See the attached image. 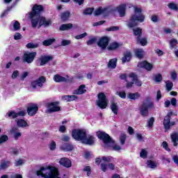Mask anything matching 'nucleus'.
<instances>
[{"label":"nucleus","mask_w":178,"mask_h":178,"mask_svg":"<svg viewBox=\"0 0 178 178\" xmlns=\"http://www.w3.org/2000/svg\"><path fill=\"white\" fill-rule=\"evenodd\" d=\"M36 175L44 178H60L59 170L54 166L42 167Z\"/></svg>","instance_id":"nucleus-1"},{"label":"nucleus","mask_w":178,"mask_h":178,"mask_svg":"<svg viewBox=\"0 0 178 178\" xmlns=\"http://www.w3.org/2000/svg\"><path fill=\"white\" fill-rule=\"evenodd\" d=\"M98 138L102 140L104 144V148H112L113 151H120L122 148L119 145H116L115 141L112 140V138L108 135V134L102 131H99L97 133Z\"/></svg>","instance_id":"nucleus-2"},{"label":"nucleus","mask_w":178,"mask_h":178,"mask_svg":"<svg viewBox=\"0 0 178 178\" xmlns=\"http://www.w3.org/2000/svg\"><path fill=\"white\" fill-rule=\"evenodd\" d=\"M29 17L31 19V24L33 29H40L41 26H44V27H48L50 24H51V19H47L44 17H40V15H33V13H29Z\"/></svg>","instance_id":"nucleus-3"},{"label":"nucleus","mask_w":178,"mask_h":178,"mask_svg":"<svg viewBox=\"0 0 178 178\" xmlns=\"http://www.w3.org/2000/svg\"><path fill=\"white\" fill-rule=\"evenodd\" d=\"M134 8L135 14L132 15L129 22L127 24V26L128 27H129V29H133V27H135V26H137L138 24L137 22H140V23H143V22H144V19H145V16L141 14V12H143V10L140 8L134 6Z\"/></svg>","instance_id":"nucleus-4"},{"label":"nucleus","mask_w":178,"mask_h":178,"mask_svg":"<svg viewBox=\"0 0 178 178\" xmlns=\"http://www.w3.org/2000/svg\"><path fill=\"white\" fill-rule=\"evenodd\" d=\"M154 108V102L151 101V98L147 97L142 105L139 108V111L142 116H148V109H152Z\"/></svg>","instance_id":"nucleus-5"},{"label":"nucleus","mask_w":178,"mask_h":178,"mask_svg":"<svg viewBox=\"0 0 178 178\" xmlns=\"http://www.w3.org/2000/svg\"><path fill=\"white\" fill-rule=\"evenodd\" d=\"M72 138L76 141H82L86 137V131L83 129H74L72 131Z\"/></svg>","instance_id":"nucleus-6"},{"label":"nucleus","mask_w":178,"mask_h":178,"mask_svg":"<svg viewBox=\"0 0 178 178\" xmlns=\"http://www.w3.org/2000/svg\"><path fill=\"white\" fill-rule=\"evenodd\" d=\"M97 105L101 109H105L108 106V99H106V96L104 93H99L98 95V100Z\"/></svg>","instance_id":"nucleus-7"},{"label":"nucleus","mask_w":178,"mask_h":178,"mask_svg":"<svg viewBox=\"0 0 178 178\" xmlns=\"http://www.w3.org/2000/svg\"><path fill=\"white\" fill-rule=\"evenodd\" d=\"M47 79H45V76H41L37 80L32 81L31 86L32 88L34 89L38 88V87L39 88H41V87H42L44 83H45Z\"/></svg>","instance_id":"nucleus-8"},{"label":"nucleus","mask_w":178,"mask_h":178,"mask_svg":"<svg viewBox=\"0 0 178 178\" xmlns=\"http://www.w3.org/2000/svg\"><path fill=\"white\" fill-rule=\"evenodd\" d=\"M37 56V52H26L24 54L23 60L26 63H33Z\"/></svg>","instance_id":"nucleus-9"},{"label":"nucleus","mask_w":178,"mask_h":178,"mask_svg":"<svg viewBox=\"0 0 178 178\" xmlns=\"http://www.w3.org/2000/svg\"><path fill=\"white\" fill-rule=\"evenodd\" d=\"M59 111H60L59 102H51L48 104L47 111L49 113H52V112H59Z\"/></svg>","instance_id":"nucleus-10"},{"label":"nucleus","mask_w":178,"mask_h":178,"mask_svg":"<svg viewBox=\"0 0 178 178\" xmlns=\"http://www.w3.org/2000/svg\"><path fill=\"white\" fill-rule=\"evenodd\" d=\"M109 38L106 36L101 38L97 42L98 47L102 48V49H105L108 47V44H109Z\"/></svg>","instance_id":"nucleus-11"},{"label":"nucleus","mask_w":178,"mask_h":178,"mask_svg":"<svg viewBox=\"0 0 178 178\" xmlns=\"http://www.w3.org/2000/svg\"><path fill=\"white\" fill-rule=\"evenodd\" d=\"M109 8H102L99 7L94 12L95 16H99V15H103V16H108L110 13Z\"/></svg>","instance_id":"nucleus-12"},{"label":"nucleus","mask_w":178,"mask_h":178,"mask_svg":"<svg viewBox=\"0 0 178 178\" xmlns=\"http://www.w3.org/2000/svg\"><path fill=\"white\" fill-rule=\"evenodd\" d=\"M173 115V112L170 111L167 113V115L164 118L163 124L165 130L170 129V116Z\"/></svg>","instance_id":"nucleus-13"},{"label":"nucleus","mask_w":178,"mask_h":178,"mask_svg":"<svg viewBox=\"0 0 178 178\" xmlns=\"http://www.w3.org/2000/svg\"><path fill=\"white\" fill-rule=\"evenodd\" d=\"M44 10V7L41 5H34L32 8V12L30 13L33 14V16H40V14Z\"/></svg>","instance_id":"nucleus-14"},{"label":"nucleus","mask_w":178,"mask_h":178,"mask_svg":"<svg viewBox=\"0 0 178 178\" xmlns=\"http://www.w3.org/2000/svg\"><path fill=\"white\" fill-rule=\"evenodd\" d=\"M28 115L34 116L38 112V106L37 104H31L27 108Z\"/></svg>","instance_id":"nucleus-15"},{"label":"nucleus","mask_w":178,"mask_h":178,"mask_svg":"<svg viewBox=\"0 0 178 178\" xmlns=\"http://www.w3.org/2000/svg\"><path fill=\"white\" fill-rule=\"evenodd\" d=\"M26 111H20L18 113L15 111H10L8 113V118L11 119H16V118H19V116H25Z\"/></svg>","instance_id":"nucleus-16"},{"label":"nucleus","mask_w":178,"mask_h":178,"mask_svg":"<svg viewBox=\"0 0 178 178\" xmlns=\"http://www.w3.org/2000/svg\"><path fill=\"white\" fill-rule=\"evenodd\" d=\"M138 67H143L144 69H146V70H147L148 72H151V70H152V67H154V65L147 61H143L138 63Z\"/></svg>","instance_id":"nucleus-17"},{"label":"nucleus","mask_w":178,"mask_h":178,"mask_svg":"<svg viewBox=\"0 0 178 178\" xmlns=\"http://www.w3.org/2000/svg\"><path fill=\"white\" fill-rule=\"evenodd\" d=\"M82 143L83 144H87L88 145H92V144H94V136L91 135L87 136V134H86Z\"/></svg>","instance_id":"nucleus-18"},{"label":"nucleus","mask_w":178,"mask_h":178,"mask_svg":"<svg viewBox=\"0 0 178 178\" xmlns=\"http://www.w3.org/2000/svg\"><path fill=\"white\" fill-rule=\"evenodd\" d=\"M53 57L51 56H42L39 58V61L40 62V66H44L46 63H48L49 60H52Z\"/></svg>","instance_id":"nucleus-19"},{"label":"nucleus","mask_w":178,"mask_h":178,"mask_svg":"<svg viewBox=\"0 0 178 178\" xmlns=\"http://www.w3.org/2000/svg\"><path fill=\"white\" fill-rule=\"evenodd\" d=\"M101 169L103 172H106L108 169H110V170H115V165L113 163L106 164L105 163H102Z\"/></svg>","instance_id":"nucleus-20"},{"label":"nucleus","mask_w":178,"mask_h":178,"mask_svg":"<svg viewBox=\"0 0 178 178\" xmlns=\"http://www.w3.org/2000/svg\"><path fill=\"white\" fill-rule=\"evenodd\" d=\"M129 77L134 81V84H136L138 87H141L143 86V83L141 81L138 80L137 75H136L134 73L129 74Z\"/></svg>","instance_id":"nucleus-21"},{"label":"nucleus","mask_w":178,"mask_h":178,"mask_svg":"<svg viewBox=\"0 0 178 178\" xmlns=\"http://www.w3.org/2000/svg\"><path fill=\"white\" fill-rule=\"evenodd\" d=\"M59 163L65 168H70L72 166V161L67 158H62L59 161Z\"/></svg>","instance_id":"nucleus-22"},{"label":"nucleus","mask_w":178,"mask_h":178,"mask_svg":"<svg viewBox=\"0 0 178 178\" xmlns=\"http://www.w3.org/2000/svg\"><path fill=\"white\" fill-rule=\"evenodd\" d=\"M171 141L174 147H177L178 145V132L175 131L170 134Z\"/></svg>","instance_id":"nucleus-23"},{"label":"nucleus","mask_w":178,"mask_h":178,"mask_svg":"<svg viewBox=\"0 0 178 178\" xmlns=\"http://www.w3.org/2000/svg\"><path fill=\"white\" fill-rule=\"evenodd\" d=\"M53 79L56 83H65L67 81V78L63 77L59 74L54 75Z\"/></svg>","instance_id":"nucleus-24"},{"label":"nucleus","mask_w":178,"mask_h":178,"mask_svg":"<svg viewBox=\"0 0 178 178\" xmlns=\"http://www.w3.org/2000/svg\"><path fill=\"white\" fill-rule=\"evenodd\" d=\"M86 91V85H81L78 89L74 91V94L76 95H81V94H85Z\"/></svg>","instance_id":"nucleus-25"},{"label":"nucleus","mask_w":178,"mask_h":178,"mask_svg":"<svg viewBox=\"0 0 178 178\" xmlns=\"http://www.w3.org/2000/svg\"><path fill=\"white\" fill-rule=\"evenodd\" d=\"M60 148L63 151L69 152V151H73V149L74 148V147L73 146V145L70 143H65L60 146Z\"/></svg>","instance_id":"nucleus-26"},{"label":"nucleus","mask_w":178,"mask_h":178,"mask_svg":"<svg viewBox=\"0 0 178 178\" xmlns=\"http://www.w3.org/2000/svg\"><path fill=\"white\" fill-rule=\"evenodd\" d=\"M118 12L121 17L126 14V4H122L118 7Z\"/></svg>","instance_id":"nucleus-27"},{"label":"nucleus","mask_w":178,"mask_h":178,"mask_svg":"<svg viewBox=\"0 0 178 178\" xmlns=\"http://www.w3.org/2000/svg\"><path fill=\"white\" fill-rule=\"evenodd\" d=\"M131 59V53L130 51H127L124 54V56L122 58V63H126V62H129Z\"/></svg>","instance_id":"nucleus-28"},{"label":"nucleus","mask_w":178,"mask_h":178,"mask_svg":"<svg viewBox=\"0 0 178 178\" xmlns=\"http://www.w3.org/2000/svg\"><path fill=\"white\" fill-rule=\"evenodd\" d=\"M110 108L114 115H118V113H119V106H118L117 103L112 102Z\"/></svg>","instance_id":"nucleus-29"},{"label":"nucleus","mask_w":178,"mask_h":178,"mask_svg":"<svg viewBox=\"0 0 178 178\" xmlns=\"http://www.w3.org/2000/svg\"><path fill=\"white\" fill-rule=\"evenodd\" d=\"M116 63H118V59L113 58L108 61L107 67L108 69H115L116 67Z\"/></svg>","instance_id":"nucleus-30"},{"label":"nucleus","mask_w":178,"mask_h":178,"mask_svg":"<svg viewBox=\"0 0 178 178\" xmlns=\"http://www.w3.org/2000/svg\"><path fill=\"white\" fill-rule=\"evenodd\" d=\"M17 126H18V127H29V124H27V122H26V120H23V119H19L17 121Z\"/></svg>","instance_id":"nucleus-31"},{"label":"nucleus","mask_w":178,"mask_h":178,"mask_svg":"<svg viewBox=\"0 0 178 178\" xmlns=\"http://www.w3.org/2000/svg\"><path fill=\"white\" fill-rule=\"evenodd\" d=\"M128 98L129 99H138L140 97H141V95L139 92H136V93H129L128 95Z\"/></svg>","instance_id":"nucleus-32"},{"label":"nucleus","mask_w":178,"mask_h":178,"mask_svg":"<svg viewBox=\"0 0 178 178\" xmlns=\"http://www.w3.org/2000/svg\"><path fill=\"white\" fill-rule=\"evenodd\" d=\"M72 27H73V24H64L60 26L59 29L60 31H65L66 30H70Z\"/></svg>","instance_id":"nucleus-33"},{"label":"nucleus","mask_w":178,"mask_h":178,"mask_svg":"<svg viewBox=\"0 0 178 178\" xmlns=\"http://www.w3.org/2000/svg\"><path fill=\"white\" fill-rule=\"evenodd\" d=\"M10 166V163L8 161H2L0 164V169H6Z\"/></svg>","instance_id":"nucleus-34"},{"label":"nucleus","mask_w":178,"mask_h":178,"mask_svg":"<svg viewBox=\"0 0 178 178\" xmlns=\"http://www.w3.org/2000/svg\"><path fill=\"white\" fill-rule=\"evenodd\" d=\"M120 47V44L118 42H113L110 44V45L108 47V51H113V49H116Z\"/></svg>","instance_id":"nucleus-35"},{"label":"nucleus","mask_w":178,"mask_h":178,"mask_svg":"<svg viewBox=\"0 0 178 178\" xmlns=\"http://www.w3.org/2000/svg\"><path fill=\"white\" fill-rule=\"evenodd\" d=\"M135 54L137 56V58L141 59V58L144 56V50H143V49H137L135 51Z\"/></svg>","instance_id":"nucleus-36"},{"label":"nucleus","mask_w":178,"mask_h":178,"mask_svg":"<svg viewBox=\"0 0 178 178\" xmlns=\"http://www.w3.org/2000/svg\"><path fill=\"white\" fill-rule=\"evenodd\" d=\"M165 87L167 91H172V88H173V82L171 81H166Z\"/></svg>","instance_id":"nucleus-37"},{"label":"nucleus","mask_w":178,"mask_h":178,"mask_svg":"<svg viewBox=\"0 0 178 178\" xmlns=\"http://www.w3.org/2000/svg\"><path fill=\"white\" fill-rule=\"evenodd\" d=\"M69 16H70V13L69 11H66L61 14V20L63 22H66L69 19Z\"/></svg>","instance_id":"nucleus-38"},{"label":"nucleus","mask_w":178,"mask_h":178,"mask_svg":"<svg viewBox=\"0 0 178 178\" xmlns=\"http://www.w3.org/2000/svg\"><path fill=\"white\" fill-rule=\"evenodd\" d=\"M54 41H55L54 38L48 39V40H44L42 44H43V45H44V47H48L49 45H52V44H54Z\"/></svg>","instance_id":"nucleus-39"},{"label":"nucleus","mask_w":178,"mask_h":178,"mask_svg":"<svg viewBox=\"0 0 178 178\" xmlns=\"http://www.w3.org/2000/svg\"><path fill=\"white\" fill-rule=\"evenodd\" d=\"M177 44H178L177 40L176 39H172L171 40H170V49H173V48H176Z\"/></svg>","instance_id":"nucleus-40"},{"label":"nucleus","mask_w":178,"mask_h":178,"mask_svg":"<svg viewBox=\"0 0 178 178\" xmlns=\"http://www.w3.org/2000/svg\"><path fill=\"white\" fill-rule=\"evenodd\" d=\"M169 9L172 10H178V5L174 2H171L168 4Z\"/></svg>","instance_id":"nucleus-41"},{"label":"nucleus","mask_w":178,"mask_h":178,"mask_svg":"<svg viewBox=\"0 0 178 178\" xmlns=\"http://www.w3.org/2000/svg\"><path fill=\"white\" fill-rule=\"evenodd\" d=\"M147 165L149 168H151V169H155V168H156V163L151 160L147 161Z\"/></svg>","instance_id":"nucleus-42"},{"label":"nucleus","mask_w":178,"mask_h":178,"mask_svg":"<svg viewBox=\"0 0 178 178\" xmlns=\"http://www.w3.org/2000/svg\"><path fill=\"white\" fill-rule=\"evenodd\" d=\"M13 30L14 31H17V30H20V23L19 22L15 21L13 23Z\"/></svg>","instance_id":"nucleus-43"},{"label":"nucleus","mask_w":178,"mask_h":178,"mask_svg":"<svg viewBox=\"0 0 178 178\" xmlns=\"http://www.w3.org/2000/svg\"><path fill=\"white\" fill-rule=\"evenodd\" d=\"M12 133L13 134V137H14L15 140H19V138H20V137H22V132H20V131H12Z\"/></svg>","instance_id":"nucleus-44"},{"label":"nucleus","mask_w":178,"mask_h":178,"mask_svg":"<svg viewBox=\"0 0 178 178\" xmlns=\"http://www.w3.org/2000/svg\"><path fill=\"white\" fill-rule=\"evenodd\" d=\"M154 122H155V119L154 118H151L148 121H147V127H149V129H152L153 126H154Z\"/></svg>","instance_id":"nucleus-45"},{"label":"nucleus","mask_w":178,"mask_h":178,"mask_svg":"<svg viewBox=\"0 0 178 178\" xmlns=\"http://www.w3.org/2000/svg\"><path fill=\"white\" fill-rule=\"evenodd\" d=\"M147 155H148V152H147V149H143L140 153V158L145 159V158H147Z\"/></svg>","instance_id":"nucleus-46"},{"label":"nucleus","mask_w":178,"mask_h":178,"mask_svg":"<svg viewBox=\"0 0 178 178\" xmlns=\"http://www.w3.org/2000/svg\"><path fill=\"white\" fill-rule=\"evenodd\" d=\"M9 140V138L6 135H2L0 136V144H3V143H6Z\"/></svg>","instance_id":"nucleus-47"},{"label":"nucleus","mask_w":178,"mask_h":178,"mask_svg":"<svg viewBox=\"0 0 178 178\" xmlns=\"http://www.w3.org/2000/svg\"><path fill=\"white\" fill-rule=\"evenodd\" d=\"M133 31H134V35H138V37L141 36V29L136 28V29H133Z\"/></svg>","instance_id":"nucleus-48"},{"label":"nucleus","mask_w":178,"mask_h":178,"mask_svg":"<svg viewBox=\"0 0 178 178\" xmlns=\"http://www.w3.org/2000/svg\"><path fill=\"white\" fill-rule=\"evenodd\" d=\"M138 42H140V44L143 47H145V45H147V39H145V38L140 39V38H138Z\"/></svg>","instance_id":"nucleus-49"},{"label":"nucleus","mask_w":178,"mask_h":178,"mask_svg":"<svg viewBox=\"0 0 178 178\" xmlns=\"http://www.w3.org/2000/svg\"><path fill=\"white\" fill-rule=\"evenodd\" d=\"M102 161H104V162H112L113 161V158L112 156H103L102 158Z\"/></svg>","instance_id":"nucleus-50"},{"label":"nucleus","mask_w":178,"mask_h":178,"mask_svg":"<svg viewBox=\"0 0 178 178\" xmlns=\"http://www.w3.org/2000/svg\"><path fill=\"white\" fill-rule=\"evenodd\" d=\"M92 12H94V8H86L83 11V14L84 15H91L92 13Z\"/></svg>","instance_id":"nucleus-51"},{"label":"nucleus","mask_w":178,"mask_h":178,"mask_svg":"<svg viewBox=\"0 0 178 178\" xmlns=\"http://www.w3.org/2000/svg\"><path fill=\"white\" fill-rule=\"evenodd\" d=\"M97 42V38L94 37L87 42V45H92Z\"/></svg>","instance_id":"nucleus-52"},{"label":"nucleus","mask_w":178,"mask_h":178,"mask_svg":"<svg viewBox=\"0 0 178 178\" xmlns=\"http://www.w3.org/2000/svg\"><path fill=\"white\" fill-rule=\"evenodd\" d=\"M154 81L156 83H161V81H162V75L161 74H156L154 76Z\"/></svg>","instance_id":"nucleus-53"},{"label":"nucleus","mask_w":178,"mask_h":178,"mask_svg":"<svg viewBox=\"0 0 178 178\" xmlns=\"http://www.w3.org/2000/svg\"><path fill=\"white\" fill-rule=\"evenodd\" d=\"M56 148V143L55 141L52 140L49 144V149L51 151H54V149Z\"/></svg>","instance_id":"nucleus-54"},{"label":"nucleus","mask_w":178,"mask_h":178,"mask_svg":"<svg viewBox=\"0 0 178 178\" xmlns=\"http://www.w3.org/2000/svg\"><path fill=\"white\" fill-rule=\"evenodd\" d=\"M162 147L164 149H165V151L170 152V148H169V146L168 145V143L166 141L163 142Z\"/></svg>","instance_id":"nucleus-55"},{"label":"nucleus","mask_w":178,"mask_h":178,"mask_svg":"<svg viewBox=\"0 0 178 178\" xmlns=\"http://www.w3.org/2000/svg\"><path fill=\"white\" fill-rule=\"evenodd\" d=\"M71 42H72L69 40H63L61 41V45L63 47H66V45H70Z\"/></svg>","instance_id":"nucleus-56"},{"label":"nucleus","mask_w":178,"mask_h":178,"mask_svg":"<svg viewBox=\"0 0 178 178\" xmlns=\"http://www.w3.org/2000/svg\"><path fill=\"white\" fill-rule=\"evenodd\" d=\"M38 44H34V43H28L26 44V48L28 49H31V48H38Z\"/></svg>","instance_id":"nucleus-57"},{"label":"nucleus","mask_w":178,"mask_h":178,"mask_svg":"<svg viewBox=\"0 0 178 178\" xmlns=\"http://www.w3.org/2000/svg\"><path fill=\"white\" fill-rule=\"evenodd\" d=\"M117 95H119L120 98H122L123 99H124L126 98V92L124 91L118 92H117Z\"/></svg>","instance_id":"nucleus-58"},{"label":"nucleus","mask_w":178,"mask_h":178,"mask_svg":"<svg viewBox=\"0 0 178 178\" xmlns=\"http://www.w3.org/2000/svg\"><path fill=\"white\" fill-rule=\"evenodd\" d=\"M120 140L121 144L123 145V144H124V142L126 141V134H122L120 136Z\"/></svg>","instance_id":"nucleus-59"},{"label":"nucleus","mask_w":178,"mask_h":178,"mask_svg":"<svg viewBox=\"0 0 178 178\" xmlns=\"http://www.w3.org/2000/svg\"><path fill=\"white\" fill-rule=\"evenodd\" d=\"M84 37H87V33H83L81 35L75 36L76 40H81V38H84Z\"/></svg>","instance_id":"nucleus-60"},{"label":"nucleus","mask_w":178,"mask_h":178,"mask_svg":"<svg viewBox=\"0 0 178 178\" xmlns=\"http://www.w3.org/2000/svg\"><path fill=\"white\" fill-rule=\"evenodd\" d=\"M83 172H87L88 176H90L91 175V168L90 166H86L83 168Z\"/></svg>","instance_id":"nucleus-61"},{"label":"nucleus","mask_w":178,"mask_h":178,"mask_svg":"<svg viewBox=\"0 0 178 178\" xmlns=\"http://www.w3.org/2000/svg\"><path fill=\"white\" fill-rule=\"evenodd\" d=\"M119 26H111L107 29V31H118Z\"/></svg>","instance_id":"nucleus-62"},{"label":"nucleus","mask_w":178,"mask_h":178,"mask_svg":"<svg viewBox=\"0 0 178 178\" xmlns=\"http://www.w3.org/2000/svg\"><path fill=\"white\" fill-rule=\"evenodd\" d=\"M172 161H174V163L177 165L178 166V156L177 155H175L172 156Z\"/></svg>","instance_id":"nucleus-63"},{"label":"nucleus","mask_w":178,"mask_h":178,"mask_svg":"<svg viewBox=\"0 0 178 178\" xmlns=\"http://www.w3.org/2000/svg\"><path fill=\"white\" fill-rule=\"evenodd\" d=\"M11 178H23V176L20 174H15L11 175Z\"/></svg>","instance_id":"nucleus-64"}]
</instances>
